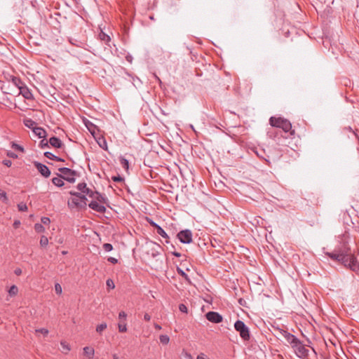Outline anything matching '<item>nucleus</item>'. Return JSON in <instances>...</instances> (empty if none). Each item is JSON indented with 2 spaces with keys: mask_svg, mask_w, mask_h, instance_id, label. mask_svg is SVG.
Here are the masks:
<instances>
[{
  "mask_svg": "<svg viewBox=\"0 0 359 359\" xmlns=\"http://www.w3.org/2000/svg\"><path fill=\"white\" fill-rule=\"evenodd\" d=\"M275 330L278 332V333L285 339L286 341L290 344L292 349H294L297 357L302 359L308 357L309 350L302 344L299 338L281 328H275Z\"/></svg>",
  "mask_w": 359,
  "mask_h": 359,
  "instance_id": "nucleus-1",
  "label": "nucleus"
},
{
  "mask_svg": "<svg viewBox=\"0 0 359 359\" xmlns=\"http://www.w3.org/2000/svg\"><path fill=\"white\" fill-rule=\"evenodd\" d=\"M269 123L271 126L273 127L272 130L268 132L270 137L279 139L280 136L282 137L283 133H290V135L294 134V130H292L291 123L284 118L271 117Z\"/></svg>",
  "mask_w": 359,
  "mask_h": 359,
  "instance_id": "nucleus-2",
  "label": "nucleus"
},
{
  "mask_svg": "<svg viewBox=\"0 0 359 359\" xmlns=\"http://www.w3.org/2000/svg\"><path fill=\"white\" fill-rule=\"evenodd\" d=\"M339 255L344 257L345 262L351 264V271H356L358 269V264L354 255L351 252V248L348 245V236L343 234L340 238L339 244L334 250Z\"/></svg>",
  "mask_w": 359,
  "mask_h": 359,
  "instance_id": "nucleus-3",
  "label": "nucleus"
},
{
  "mask_svg": "<svg viewBox=\"0 0 359 359\" xmlns=\"http://www.w3.org/2000/svg\"><path fill=\"white\" fill-rule=\"evenodd\" d=\"M234 327L236 332L240 333L241 338L243 341H248L250 339L249 328L242 320H237L234 324Z\"/></svg>",
  "mask_w": 359,
  "mask_h": 359,
  "instance_id": "nucleus-4",
  "label": "nucleus"
},
{
  "mask_svg": "<svg viewBox=\"0 0 359 359\" xmlns=\"http://www.w3.org/2000/svg\"><path fill=\"white\" fill-rule=\"evenodd\" d=\"M177 239L183 244H189L193 241V233L191 230H182L177 234Z\"/></svg>",
  "mask_w": 359,
  "mask_h": 359,
  "instance_id": "nucleus-5",
  "label": "nucleus"
},
{
  "mask_svg": "<svg viewBox=\"0 0 359 359\" xmlns=\"http://www.w3.org/2000/svg\"><path fill=\"white\" fill-rule=\"evenodd\" d=\"M326 255L331 259L338 262L339 263L341 264L345 267L348 268L351 270V264L349 262H346L344 257H342L341 255L337 253L336 251L334 250L332 252H327V253H326Z\"/></svg>",
  "mask_w": 359,
  "mask_h": 359,
  "instance_id": "nucleus-6",
  "label": "nucleus"
},
{
  "mask_svg": "<svg viewBox=\"0 0 359 359\" xmlns=\"http://www.w3.org/2000/svg\"><path fill=\"white\" fill-rule=\"evenodd\" d=\"M58 177H54L52 179V182L55 187H62L65 185V182L63 180L67 181L70 183H74L76 181L75 177H63L61 174H57Z\"/></svg>",
  "mask_w": 359,
  "mask_h": 359,
  "instance_id": "nucleus-7",
  "label": "nucleus"
},
{
  "mask_svg": "<svg viewBox=\"0 0 359 359\" xmlns=\"http://www.w3.org/2000/svg\"><path fill=\"white\" fill-rule=\"evenodd\" d=\"M33 165H35L39 174L42 175L45 178H48L50 175V171L48 166L38 161H34Z\"/></svg>",
  "mask_w": 359,
  "mask_h": 359,
  "instance_id": "nucleus-8",
  "label": "nucleus"
},
{
  "mask_svg": "<svg viewBox=\"0 0 359 359\" xmlns=\"http://www.w3.org/2000/svg\"><path fill=\"white\" fill-rule=\"evenodd\" d=\"M205 318L210 323L215 324L220 323L222 321V315L215 311H209L208 313H206Z\"/></svg>",
  "mask_w": 359,
  "mask_h": 359,
  "instance_id": "nucleus-9",
  "label": "nucleus"
},
{
  "mask_svg": "<svg viewBox=\"0 0 359 359\" xmlns=\"http://www.w3.org/2000/svg\"><path fill=\"white\" fill-rule=\"evenodd\" d=\"M149 224L150 225L155 228L156 231V233L161 235L162 236V238H164L166 239V243H168L169 241H168V236L167 234V233L165 232V231H164L161 226H159L158 224H156L155 222L151 220L149 221Z\"/></svg>",
  "mask_w": 359,
  "mask_h": 359,
  "instance_id": "nucleus-10",
  "label": "nucleus"
},
{
  "mask_svg": "<svg viewBox=\"0 0 359 359\" xmlns=\"http://www.w3.org/2000/svg\"><path fill=\"white\" fill-rule=\"evenodd\" d=\"M88 207L91 208L93 210L97 211L100 213H104L107 211V208L105 206L100 204L97 201H92L88 203Z\"/></svg>",
  "mask_w": 359,
  "mask_h": 359,
  "instance_id": "nucleus-11",
  "label": "nucleus"
},
{
  "mask_svg": "<svg viewBox=\"0 0 359 359\" xmlns=\"http://www.w3.org/2000/svg\"><path fill=\"white\" fill-rule=\"evenodd\" d=\"M48 142L50 145L56 149H60L64 147L63 142L55 136L50 137Z\"/></svg>",
  "mask_w": 359,
  "mask_h": 359,
  "instance_id": "nucleus-12",
  "label": "nucleus"
},
{
  "mask_svg": "<svg viewBox=\"0 0 359 359\" xmlns=\"http://www.w3.org/2000/svg\"><path fill=\"white\" fill-rule=\"evenodd\" d=\"M59 172L62 174L63 177H74L76 172L68 168H60L58 169Z\"/></svg>",
  "mask_w": 359,
  "mask_h": 359,
  "instance_id": "nucleus-13",
  "label": "nucleus"
},
{
  "mask_svg": "<svg viewBox=\"0 0 359 359\" xmlns=\"http://www.w3.org/2000/svg\"><path fill=\"white\" fill-rule=\"evenodd\" d=\"M84 123L88 132H90L93 136H95L96 133L98 131L97 127L88 120H85Z\"/></svg>",
  "mask_w": 359,
  "mask_h": 359,
  "instance_id": "nucleus-14",
  "label": "nucleus"
},
{
  "mask_svg": "<svg viewBox=\"0 0 359 359\" xmlns=\"http://www.w3.org/2000/svg\"><path fill=\"white\" fill-rule=\"evenodd\" d=\"M32 132L36 136H38L39 138H46L47 136V132L41 127H34Z\"/></svg>",
  "mask_w": 359,
  "mask_h": 359,
  "instance_id": "nucleus-15",
  "label": "nucleus"
},
{
  "mask_svg": "<svg viewBox=\"0 0 359 359\" xmlns=\"http://www.w3.org/2000/svg\"><path fill=\"white\" fill-rule=\"evenodd\" d=\"M255 154H257L259 158L264 160L265 161H266L267 164L270 165L269 155L265 153L264 149L257 150L255 151Z\"/></svg>",
  "mask_w": 359,
  "mask_h": 359,
  "instance_id": "nucleus-16",
  "label": "nucleus"
},
{
  "mask_svg": "<svg viewBox=\"0 0 359 359\" xmlns=\"http://www.w3.org/2000/svg\"><path fill=\"white\" fill-rule=\"evenodd\" d=\"M96 196L93 199H95L97 202L101 203H107V197L105 195L102 194L100 192L95 193Z\"/></svg>",
  "mask_w": 359,
  "mask_h": 359,
  "instance_id": "nucleus-17",
  "label": "nucleus"
},
{
  "mask_svg": "<svg viewBox=\"0 0 359 359\" xmlns=\"http://www.w3.org/2000/svg\"><path fill=\"white\" fill-rule=\"evenodd\" d=\"M83 351H84V355L87 356L88 358H91L94 355V349L90 346H85L83 348Z\"/></svg>",
  "mask_w": 359,
  "mask_h": 359,
  "instance_id": "nucleus-18",
  "label": "nucleus"
},
{
  "mask_svg": "<svg viewBox=\"0 0 359 359\" xmlns=\"http://www.w3.org/2000/svg\"><path fill=\"white\" fill-rule=\"evenodd\" d=\"M24 125H25L26 127L31 128L33 130L34 127H38L36 122L34 121H32L31 118H27L24 121Z\"/></svg>",
  "mask_w": 359,
  "mask_h": 359,
  "instance_id": "nucleus-19",
  "label": "nucleus"
},
{
  "mask_svg": "<svg viewBox=\"0 0 359 359\" xmlns=\"http://www.w3.org/2000/svg\"><path fill=\"white\" fill-rule=\"evenodd\" d=\"M120 165H122L123 168L126 170L129 169V161L123 156L119 158Z\"/></svg>",
  "mask_w": 359,
  "mask_h": 359,
  "instance_id": "nucleus-20",
  "label": "nucleus"
},
{
  "mask_svg": "<svg viewBox=\"0 0 359 359\" xmlns=\"http://www.w3.org/2000/svg\"><path fill=\"white\" fill-rule=\"evenodd\" d=\"M69 41L72 45L75 46L76 47L82 48L85 44L83 41L77 40L74 38L69 39Z\"/></svg>",
  "mask_w": 359,
  "mask_h": 359,
  "instance_id": "nucleus-21",
  "label": "nucleus"
},
{
  "mask_svg": "<svg viewBox=\"0 0 359 359\" xmlns=\"http://www.w3.org/2000/svg\"><path fill=\"white\" fill-rule=\"evenodd\" d=\"M18 88H20V93H21V94H22L24 97H25L26 99L31 98L32 93L27 88H21V87H18Z\"/></svg>",
  "mask_w": 359,
  "mask_h": 359,
  "instance_id": "nucleus-22",
  "label": "nucleus"
},
{
  "mask_svg": "<svg viewBox=\"0 0 359 359\" xmlns=\"http://www.w3.org/2000/svg\"><path fill=\"white\" fill-rule=\"evenodd\" d=\"M60 346H61V347H62V353L66 354V353L69 352V351L71 349L70 348V346L66 341H60Z\"/></svg>",
  "mask_w": 359,
  "mask_h": 359,
  "instance_id": "nucleus-23",
  "label": "nucleus"
},
{
  "mask_svg": "<svg viewBox=\"0 0 359 359\" xmlns=\"http://www.w3.org/2000/svg\"><path fill=\"white\" fill-rule=\"evenodd\" d=\"M177 272L178 273V274L180 276H181L182 278H184L185 280L188 281V283L191 282L189 277L188 276L187 274H186V273L182 270V268L177 267Z\"/></svg>",
  "mask_w": 359,
  "mask_h": 359,
  "instance_id": "nucleus-24",
  "label": "nucleus"
},
{
  "mask_svg": "<svg viewBox=\"0 0 359 359\" xmlns=\"http://www.w3.org/2000/svg\"><path fill=\"white\" fill-rule=\"evenodd\" d=\"M69 207H77L81 208V203H79V200L76 198H72L71 203H68Z\"/></svg>",
  "mask_w": 359,
  "mask_h": 359,
  "instance_id": "nucleus-25",
  "label": "nucleus"
},
{
  "mask_svg": "<svg viewBox=\"0 0 359 359\" xmlns=\"http://www.w3.org/2000/svg\"><path fill=\"white\" fill-rule=\"evenodd\" d=\"M118 332L121 333H124L128 330L126 327V322H119L118 323Z\"/></svg>",
  "mask_w": 359,
  "mask_h": 359,
  "instance_id": "nucleus-26",
  "label": "nucleus"
},
{
  "mask_svg": "<svg viewBox=\"0 0 359 359\" xmlns=\"http://www.w3.org/2000/svg\"><path fill=\"white\" fill-rule=\"evenodd\" d=\"M97 143L103 150L107 151V143L104 138L102 137L99 141H97Z\"/></svg>",
  "mask_w": 359,
  "mask_h": 359,
  "instance_id": "nucleus-27",
  "label": "nucleus"
},
{
  "mask_svg": "<svg viewBox=\"0 0 359 359\" xmlns=\"http://www.w3.org/2000/svg\"><path fill=\"white\" fill-rule=\"evenodd\" d=\"M76 189L81 191V193H83L86 191V189H88L86 182H80L77 184Z\"/></svg>",
  "mask_w": 359,
  "mask_h": 359,
  "instance_id": "nucleus-28",
  "label": "nucleus"
},
{
  "mask_svg": "<svg viewBox=\"0 0 359 359\" xmlns=\"http://www.w3.org/2000/svg\"><path fill=\"white\" fill-rule=\"evenodd\" d=\"M18 287L15 285H12V286H11V287L8 290L9 295L11 297L16 296L18 294Z\"/></svg>",
  "mask_w": 359,
  "mask_h": 359,
  "instance_id": "nucleus-29",
  "label": "nucleus"
},
{
  "mask_svg": "<svg viewBox=\"0 0 359 359\" xmlns=\"http://www.w3.org/2000/svg\"><path fill=\"white\" fill-rule=\"evenodd\" d=\"M48 144V140H46V138H43V140H41V142H39V147H41V149H44L49 147Z\"/></svg>",
  "mask_w": 359,
  "mask_h": 359,
  "instance_id": "nucleus-30",
  "label": "nucleus"
},
{
  "mask_svg": "<svg viewBox=\"0 0 359 359\" xmlns=\"http://www.w3.org/2000/svg\"><path fill=\"white\" fill-rule=\"evenodd\" d=\"M107 327V323H101L96 327V331L98 333H102L104 330H106Z\"/></svg>",
  "mask_w": 359,
  "mask_h": 359,
  "instance_id": "nucleus-31",
  "label": "nucleus"
},
{
  "mask_svg": "<svg viewBox=\"0 0 359 359\" xmlns=\"http://www.w3.org/2000/svg\"><path fill=\"white\" fill-rule=\"evenodd\" d=\"M11 148L17 151H20L22 152L24 151L23 147L20 145H18L15 142H11Z\"/></svg>",
  "mask_w": 359,
  "mask_h": 359,
  "instance_id": "nucleus-32",
  "label": "nucleus"
},
{
  "mask_svg": "<svg viewBox=\"0 0 359 359\" xmlns=\"http://www.w3.org/2000/svg\"><path fill=\"white\" fill-rule=\"evenodd\" d=\"M43 155L45 157L52 161H55L57 157V156H55L53 153H50V151H45Z\"/></svg>",
  "mask_w": 359,
  "mask_h": 359,
  "instance_id": "nucleus-33",
  "label": "nucleus"
},
{
  "mask_svg": "<svg viewBox=\"0 0 359 359\" xmlns=\"http://www.w3.org/2000/svg\"><path fill=\"white\" fill-rule=\"evenodd\" d=\"M34 229H35V231L38 233H42L45 230L43 225L41 224H38V223L35 224V226H34Z\"/></svg>",
  "mask_w": 359,
  "mask_h": 359,
  "instance_id": "nucleus-34",
  "label": "nucleus"
},
{
  "mask_svg": "<svg viewBox=\"0 0 359 359\" xmlns=\"http://www.w3.org/2000/svg\"><path fill=\"white\" fill-rule=\"evenodd\" d=\"M100 38L102 41L106 43H108L110 41L109 36L102 32L100 34Z\"/></svg>",
  "mask_w": 359,
  "mask_h": 359,
  "instance_id": "nucleus-35",
  "label": "nucleus"
},
{
  "mask_svg": "<svg viewBox=\"0 0 359 359\" xmlns=\"http://www.w3.org/2000/svg\"><path fill=\"white\" fill-rule=\"evenodd\" d=\"M160 341L163 344H167L169 342V338L165 334H162L160 336Z\"/></svg>",
  "mask_w": 359,
  "mask_h": 359,
  "instance_id": "nucleus-36",
  "label": "nucleus"
},
{
  "mask_svg": "<svg viewBox=\"0 0 359 359\" xmlns=\"http://www.w3.org/2000/svg\"><path fill=\"white\" fill-rule=\"evenodd\" d=\"M39 243H41V245L42 247H45L48 244V239L46 236H42L41 238V241H39Z\"/></svg>",
  "mask_w": 359,
  "mask_h": 359,
  "instance_id": "nucleus-37",
  "label": "nucleus"
},
{
  "mask_svg": "<svg viewBox=\"0 0 359 359\" xmlns=\"http://www.w3.org/2000/svg\"><path fill=\"white\" fill-rule=\"evenodd\" d=\"M79 203H81V208H85L86 206L87 198L86 196H81L79 198Z\"/></svg>",
  "mask_w": 359,
  "mask_h": 359,
  "instance_id": "nucleus-38",
  "label": "nucleus"
},
{
  "mask_svg": "<svg viewBox=\"0 0 359 359\" xmlns=\"http://www.w3.org/2000/svg\"><path fill=\"white\" fill-rule=\"evenodd\" d=\"M83 193L87 194L88 196L91 197L92 198H93L96 196L95 193H98V192L97 191H93L91 189H90L88 188V189H86V191H84Z\"/></svg>",
  "mask_w": 359,
  "mask_h": 359,
  "instance_id": "nucleus-39",
  "label": "nucleus"
},
{
  "mask_svg": "<svg viewBox=\"0 0 359 359\" xmlns=\"http://www.w3.org/2000/svg\"><path fill=\"white\" fill-rule=\"evenodd\" d=\"M119 322H126V313L124 311H120L118 313Z\"/></svg>",
  "mask_w": 359,
  "mask_h": 359,
  "instance_id": "nucleus-40",
  "label": "nucleus"
},
{
  "mask_svg": "<svg viewBox=\"0 0 359 359\" xmlns=\"http://www.w3.org/2000/svg\"><path fill=\"white\" fill-rule=\"evenodd\" d=\"M102 248L106 252H110V251H111L113 250V245H112V244L104 243L102 245Z\"/></svg>",
  "mask_w": 359,
  "mask_h": 359,
  "instance_id": "nucleus-41",
  "label": "nucleus"
},
{
  "mask_svg": "<svg viewBox=\"0 0 359 359\" xmlns=\"http://www.w3.org/2000/svg\"><path fill=\"white\" fill-rule=\"evenodd\" d=\"M18 210H20V211H27V206L26 203H24L22 202V203L18 204Z\"/></svg>",
  "mask_w": 359,
  "mask_h": 359,
  "instance_id": "nucleus-42",
  "label": "nucleus"
},
{
  "mask_svg": "<svg viewBox=\"0 0 359 359\" xmlns=\"http://www.w3.org/2000/svg\"><path fill=\"white\" fill-rule=\"evenodd\" d=\"M112 180L114 182H123V180H124V178L122 177L120 175H117V176H114L112 177Z\"/></svg>",
  "mask_w": 359,
  "mask_h": 359,
  "instance_id": "nucleus-43",
  "label": "nucleus"
},
{
  "mask_svg": "<svg viewBox=\"0 0 359 359\" xmlns=\"http://www.w3.org/2000/svg\"><path fill=\"white\" fill-rule=\"evenodd\" d=\"M179 310L181 311V312L184 313H187V312H188L187 307L183 304H179Z\"/></svg>",
  "mask_w": 359,
  "mask_h": 359,
  "instance_id": "nucleus-44",
  "label": "nucleus"
},
{
  "mask_svg": "<svg viewBox=\"0 0 359 359\" xmlns=\"http://www.w3.org/2000/svg\"><path fill=\"white\" fill-rule=\"evenodd\" d=\"M55 293L57 294H60L61 292H62V287L60 286V285L59 283H55Z\"/></svg>",
  "mask_w": 359,
  "mask_h": 359,
  "instance_id": "nucleus-45",
  "label": "nucleus"
},
{
  "mask_svg": "<svg viewBox=\"0 0 359 359\" xmlns=\"http://www.w3.org/2000/svg\"><path fill=\"white\" fill-rule=\"evenodd\" d=\"M6 155H7V156H8V157H10V158H11L13 159H15V158H18V154L14 153V152H13V151H7L6 152Z\"/></svg>",
  "mask_w": 359,
  "mask_h": 359,
  "instance_id": "nucleus-46",
  "label": "nucleus"
},
{
  "mask_svg": "<svg viewBox=\"0 0 359 359\" xmlns=\"http://www.w3.org/2000/svg\"><path fill=\"white\" fill-rule=\"evenodd\" d=\"M36 332L41 333L44 336H46L48 334V330L46 328H39V329L36 330Z\"/></svg>",
  "mask_w": 359,
  "mask_h": 359,
  "instance_id": "nucleus-47",
  "label": "nucleus"
},
{
  "mask_svg": "<svg viewBox=\"0 0 359 359\" xmlns=\"http://www.w3.org/2000/svg\"><path fill=\"white\" fill-rule=\"evenodd\" d=\"M171 248H172V250H173V251H171V254L173 255L175 257H180L182 256L181 253L177 252V251L175 250V246L172 244L171 245Z\"/></svg>",
  "mask_w": 359,
  "mask_h": 359,
  "instance_id": "nucleus-48",
  "label": "nucleus"
},
{
  "mask_svg": "<svg viewBox=\"0 0 359 359\" xmlns=\"http://www.w3.org/2000/svg\"><path fill=\"white\" fill-rule=\"evenodd\" d=\"M69 194L71 196H75L77 198H80L81 196H83V195L81 193V192H75V191H71L69 192Z\"/></svg>",
  "mask_w": 359,
  "mask_h": 359,
  "instance_id": "nucleus-49",
  "label": "nucleus"
},
{
  "mask_svg": "<svg viewBox=\"0 0 359 359\" xmlns=\"http://www.w3.org/2000/svg\"><path fill=\"white\" fill-rule=\"evenodd\" d=\"M107 287L108 288H111V289H114V281L111 279H108L107 280Z\"/></svg>",
  "mask_w": 359,
  "mask_h": 359,
  "instance_id": "nucleus-50",
  "label": "nucleus"
},
{
  "mask_svg": "<svg viewBox=\"0 0 359 359\" xmlns=\"http://www.w3.org/2000/svg\"><path fill=\"white\" fill-rule=\"evenodd\" d=\"M41 222L43 225H48L50 223V219L48 217H42Z\"/></svg>",
  "mask_w": 359,
  "mask_h": 359,
  "instance_id": "nucleus-51",
  "label": "nucleus"
},
{
  "mask_svg": "<svg viewBox=\"0 0 359 359\" xmlns=\"http://www.w3.org/2000/svg\"><path fill=\"white\" fill-rule=\"evenodd\" d=\"M107 261L109 262V263H112V264H117L118 263V259L117 258H114V257H109L107 258Z\"/></svg>",
  "mask_w": 359,
  "mask_h": 359,
  "instance_id": "nucleus-52",
  "label": "nucleus"
},
{
  "mask_svg": "<svg viewBox=\"0 0 359 359\" xmlns=\"http://www.w3.org/2000/svg\"><path fill=\"white\" fill-rule=\"evenodd\" d=\"M3 164L6 167H11L12 165V162L11 160H4L3 161Z\"/></svg>",
  "mask_w": 359,
  "mask_h": 359,
  "instance_id": "nucleus-53",
  "label": "nucleus"
},
{
  "mask_svg": "<svg viewBox=\"0 0 359 359\" xmlns=\"http://www.w3.org/2000/svg\"><path fill=\"white\" fill-rule=\"evenodd\" d=\"M0 197H4V201H7L6 193L0 189Z\"/></svg>",
  "mask_w": 359,
  "mask_h": 359,
  "instance_id": "nucleus-54",
  "label": "nucleus"
},
{
  "mask_svg": "<svg viewBox=\"0 0 359 359\" xmlns=\"http://www.w3.org/2000/svg\"><path fill=\"white\" fill-rule=\"evenodd\" d=\"M21 273H22V270H21V269H20V268H16V269H15V274L16 276H20V275H21Z\"/></svg>",
  "mask_w": 359,
  "mask_h": 359,
  "instance_id": "nucleus-55",
  "label": "nucleus"
},
{
  "mask_svg": "<svg viewBox=\"0 0 359 359\" xmlns=\"http://www.w3.org/2000/svg\"><path fill=\"white\" fill-rule=\"evenodd\" d=\"M160 254V252L157 250H153V252L151 253V256L153 257H156Z\"/></svg>",
  "mask_w": 359,
  "mask_h": 359,
  "instance_id": "nucleus-56",
  "label": "nucleus"
},
{
  "mask_svg": "<svg viewBox=\"0 0 359 359\" xmlns=\"http://www.w3.org/2000/svg\"><path fill=\"white\" fill-rule=\"evenodd\" d=\"M19 225H20V220H15L14 222V224H13V226H14L15 229H17Z\"/></svg>",
  "mask_w": 359,
  "mask_h": 359,
  "instance_id": "nucleus-57",
  "label": "nucleus"
},
{
  "mask_svg": "<svg viewBox=\"0 0 359 359\" xmlns=\"http://www.w3.org/2000/svg\"><path fill=\"white\" fill-rule=\"evenodd\" d=\"M144 319L146 320V321H149L150 319H151V316L147 314V313H145L144 316Z\"/></svg>",
  "mask_w": 359,
  "mask_h": 359,
  "instance_id": "nucleus-58",
  "label": "nucleus"
},
{
  "mask_svg": "<svg viewBox=\"0 0 359 359\" xmlns=\"http://www.w3.org/2000/svg\"><path fill=\"white\" fill-rule=\"evenodd\" d=\"M55 161H58V162H63V161H65V160H64L63 158H60V157H59V156L56 157V158H55Z\"/></svg>",
  "mask_w": 359,
  "mask_h": 359,
  "instance_id": "nucleus-59",
  "label": "nucleus"
},
{
  "mask_svg": "<svg viewBox=\"0 0 359 359\" xmlns=\"http://www.w3.org/2000/svg\"><path fill=\"white\" fill-rule=\"evenodd\" d=\"M154 327L157 330H161V326L160 325L157 324V323L154 324Z\"/></svg>",
  "mask_w": 359,
  "mask_h": 359,
  "instance_id": "nucleus-60",
  "label": "nucleus"
},
{
  "mask_svg": "<svg viewBox=\"0 0 359 359\" xmlns=\"http://www.w3.org/2000/svg\"><path fill=\"white\" fill-rule=\"evenodd\" d=\"M197 359H208V358H206L205 357H204V355L202 354V355H200L197 357Z\"/></svg>",
  "mask_w": 359,
  "mask_h": 359,
  "instance_id": "nucleus-61",
  "label": "nucleus"
},
{
  "mask_svg": "<svg viewBox=\"0 0 359 359\" xmlns=\"http://www.w3.org/2000/svg\"><path fill=\"white\" fill-rule=\"evenodd\" d=\"M189 127L191 128V129H192V130H193L195 133H196V130H195V129H194V127L193 126L190 125V126H189Z\"/></svg>",
  "mask_w": 359,
  "mask_h": 359,
  "instance_id": "nucleus-62",
  "label": "nucleus"
},
{
  "mask_svg": "<svg viewBox=\"0 0 359 359\" xmlns=\"http://www.w3.org/2000/svg\"><path fill=\"white\" fill-rule=\"evenodd\" d=\"M348 130L350 132L355 133V132H354L353 130H352V128H351L350 126L348 128Z\"/></svg>",
  "mask_w": 359,
  "mask_h": 359,
  "instance_id": "nucleus-63",
  "label": "nucleus"
},
{
  "mask_svg": "<svg viewBox=\"0 0 359 359\" xmlns=\"http://www.w3.org/2000/svg\"><path fill=\"white\" fill-rule=\"evenodd\" d=\"M113 359H118V356L116 355H113Z\"/></svg>",
  "mask_w": 359,
  "mask_h": 359,
  "instance_id": "nucleus-64",
  "label": "nucleus"
}]
</instances>
